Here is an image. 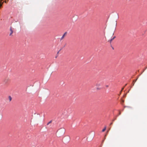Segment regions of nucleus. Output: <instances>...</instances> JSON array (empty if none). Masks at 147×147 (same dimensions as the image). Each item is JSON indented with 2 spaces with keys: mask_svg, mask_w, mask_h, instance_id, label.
<instances>
[{
  "mask_svg": "<svg viewBox=\"0 0 147 147\" xmlns=\"http://www.w3.org/2000/svg\"><path fill=\"white\" fill-rule=\"evenodd\" d=\"M65 130L64 128H61L58 129L57 132L58 134V136L59 137L63 135L65 133Z\"/></svg>",
  "mask_w": 147,
  "mask_h": 147,
  "instance_id": "obj_1",
  "label": "nucleus"
},
{
  "mask_svg": "<svg viewBox=\"0 0 147 147\" xmlns=\"http://www.w3.org/2000/svg\"><path fill=\"white\" fill-rule=\"evenodd\" d=\"M101 86V84L99 82H97L96 84V86L97 87V89L98 90H99L100 88H99V87Z\"/></svg>",
  "mask_w": 147,
  "mask_h": 147,
  "instance_id": "obj_2",
  "label": "nucleus"
},
{
  "mask_svg": "<svg viewBox=\"0 0 147 147\" xmlns=\"http://www.w3.org/2000/svg\"><path fill=\"white\" fill-rule=\"evenodd\" d=\"M10 81V80L8 78H6L4 80V82L5 84H7Z\"/></svg>",
  "mask_w": 147,
  "mask_h": 147,
  "instance_id": "obj_3",
  "label": "nucleus"
},
{
  "mask_svg": "<svg viewBox=\"0 0 147 147\" xmlns=\"http://www.w3.org/2000/svg\"><path fill=\"white\" fill-rule=\"evenodd\" d=\"M67 33V32H65L64 34L62 36V37L60 39L61 40H62L65 37Z\"/></svg>",
  "mask_w": 147,
  "mask_h": 147,
  "instance_id": "obj_4",
  "label": "nucleus"
},
{
  "mask_svg": "<svg viewBox=\"0 0 147 147\" xmlns=\"http://www.w3.org/2000/svg\"><path fill=\"white\" fill-rule=\"evenodd\" d=\"M10 31H11V32L9 34V35L11 36V35L13 32V30L12 29V28L11 27L10 28Z\"/></svg>",
  "mask_w": 147,
  "mask_h": 147,
  "instance_id": "obj_5",
  "label": "nucleus"
},
{
  "mask_svg": "<svg viewBox=\"0 0 147 147\" xmlns=\"http://www.w3.org/2000/svg\"><path fill=\"white\" fill-rule=\"evenodd\" d=\"M116 37L115 36H114L113 38H111L110 40V43Z\"/></svg>",
  "mask_w": 147,
  "mask_h": 147,
  "instance_id": "obj_6",
  "label": "nucleus"
},
{
  "mask_svg": "<svg viewBox=\"0 0 147 147\" xmlns=\"http://www.w3.org/2000/svg\"><path fill=\"white\" fill-rule=\"evenodd\" d=\"M106 129V127L105 126V128H104V129H103L102 130V132H104V131Z\"/></svg>",
  "mask_w": 147,
  "mask_h": 147,
  "instance_id": "obj_7",
  "label": "nucleus"
},
{
  "mask_svg": "<svg viewBox=\"0 0 147 147\" xmlns=\"http://www.w3.org/2000/svg\"><path fill=\"white\" fill-rule=\"evenodd\" d=\"M137 79H138V78L135 81H134V80L133 81V86L134 85L135 82L137 80Z\"/></svg>",
  "mask_w": 147,
  "mask_h": 147,
  "instance_id": "obj_8",
  "label": "nucleus"
},
{
  "mask_svg": "<svg viewBox=\"0 0 147 147\" xmlns=\"http://www.w3.org/2000/svg\"><path fill=\"white\" fill-rule=\"evenodd\" d=\"M9 101H11V99H12L11 97L10 96H9Z\"/></svg>",
  "mask_w": 147,
  "mask_h": 147,
  "instance_id": "obj_9",
  "label": "nucleus"
},
{
  "mask_svg": "<svg viewBox=\"0 0 147 147\" xmlns=\"http://www.w3.org/2000/svg\"><path fill=\"white\" fill-rule=\"evenodd\" d=\"M52 122V121H49L47 123V125H48L50 123H51Z\"/></svg>",
  "mask_w": 147,
  "mask_h": 147,
  "instance_id": "obj_10",
  "label": "nucleus"
},
{
  "mask_svg": "<svg viewBox=\"0 0 147 147\" xmlns=\"http://www.w3.org/2000/svg\"><path fill=\"white\" fill-rule=\"evenodd\" d=\"M123 89H124V88H122V89H121V91H122L123 90Z\"/></svg>",
  "mask_w": 147,
  "mask_h": 147,
  "instance_id": "obj_11",
  "label": "nucleus"
},
{
  "mask_svg": "<svg viewBox=\"0 0 147 147\" xmlns=\"http://www.w3.org/2000/svg\"><path fill=\"white\" fill-rule=\"evenodd\" d=\"M113 124V123H111L110 124V125H112Z\"/></svg>",
  "mask_w": 147,
  "mask_h": 147,
  "instance_id": "obj_12",
  "label": "nucleus"
},
{
  "mask_svg": "<svg viewBox=\"0 0 147 147\" xmlns=\"http://www.w3.org/2000/svg\"><path fill=\"white\" fill-rule=\"evenodd\" d=\"M5 3H6L7 2V1H6V0L4 1Z\"/></svg>",
  "mask_w": 147,
  "mask_h": 147,
  "instance_id": "obj_13",
  "label": "nucleus"
},
{
  "mask_svg": "<svg viewBox=\"0 0 147 147\" xmlns=\"http://www.w3.org/2000/svg\"><path fill=\"white\" fill-rule=\"evenodd\" d=\"M121 92H122V91H121V92H120V94L121 93Z\"/></svg>",
  "mask_w": 147,
  "mask_h": 147,
  "instance_id": "obj_14",
  "label": "nucleus"
},
{
  "mask_svg": "<svg viewBox=\"0 0 147 147\" xmlns=\"http://www.w3.org/2000/svg\"><path fill=\"white\" fill-rule=\"evenodd\" d=\"M125 95L123 96V97H125Z\"/></svg>",
  "mask_w": 147,
  "mask_h": 147,
  "instance_id": "obj_15",
  "label": "nucleus"
},
{
  "mask_svg": "<svg viewBox=\"0 0 147 147\" xmlns=\"http://www.w3.org/2000/svg\"><path fill=\"white\" fill-rule=\"evenodd\" d=\"M124 100H122V102H124Z\"/></svg>",
  "mask_w": 147,
  "mask_h": 147,
  "instance_id": "obj_16",
  "label": "nucleus"
},
{
  "mask_svg": "<svg viewBox=\"0 0 147 147\" xmlns=\"http://www.w3.org/2000/svg\"><path fill=\"white\" fill-rule=\"evenodd\" d=\"M127 85V84H125V86H126Z\"/></svg>",
  "mask_w": 147,
  "mask_h": 147,
  "instance_id": "obj_17",
  "label": "nucleus"
},
{
  "mask_svg": "<svg viewBox=\"0 0 147 147\" xmlns=\"http://www.w3.org/2000/svg\"><path fill=\"white\" fill-rule=\"evenodd\" d=\"M119 115H120V114H121V113H119Z\"/></svg>",
  "mask_w": 147,
  "mask_h": 147,
  "instance_id": "obj_18",
  "label": "nucleus"
}]
</instances>
